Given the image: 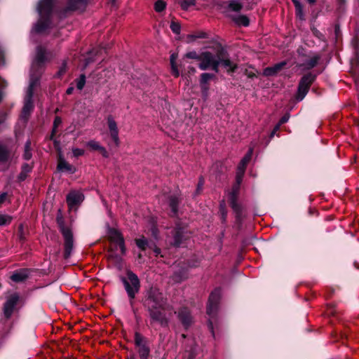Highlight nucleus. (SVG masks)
I'll return each instance as SVG.
<instances>
[{
  "label": "nucleus",
  "mask_w": 359,
  "mask_h": 359,
  "mask_svg": "<svg viewBox=\"0 0 359 359\" xmlns=\"http://www.w3.org/2000/svg\"><path fill=\"white\" fill-rule=\"evenodd\" d=\"M51 59V55L46 53V50L41 46L36 48V55L32 65V73L29 85L27 88L26 95L25 97L24 106L21 113V118L27 121L34 109L33 94L34 89L38 83L39 79L35 76L34 71H41L43 64ZM41 72H39V74Z\"/></svg>",
  "instance_id": "1"
},
{
  "label": "nucleus",
  "mask_w": 359,
  "mask_h": 359,
  "mask_svg": "<svg viewBox=\"0 0 359 359\" xmlns=\"http://www.w3.org/2000/svg\"><path fill=\"white\" fill-rule=\"evenodd\" d=\"M166 299L162 292L156 288H151L148 292L147 297L145 299V306L149 313L150 318L161 325H166L168 320L160 309L165 310Z\"/></svg>",
  "instance_id": "2"
},
{
  "label": "nucleus",
  "mask_w": 359,
  "mask_h": 359,
  "mask_svg": "<svg viewBox=\"0 0 359 359\" xmlns=\"http://www.w3.org/2000/svg\"><path fill=\"white\" fill-rule=\"evenodd\" d=\"M53 8V0H41L37 6L40 20L35 25L33 31L37 33L42 32L49 27L50 20L48 16Z\"/></svg>",
  "instance_id": "3"
},
{
  "label": "nucleus",
  "mask_w": 359,
  "mask_h": 359,
  "mask_svg": "<svg viewBox=\"0 0 359 359\" xmlns=\"http://www.w3.org/2000/svg\"><path fill=\"white\" fill-rule=\"evenodd\" d=\"M127 277H121V280L129 297L130 304L133 306V300L140 290V281L137 276L131 271L126 272Z\"/></svg>",
  "instance_id": "4"
},
{
  "label": "nucleus",
  "mask_w": 359,
  "mask_h": 359,
  "mask_svg": "<svg viewBox=\"0 0 359 359\" xmlns=\"http://www.w3.org/2000/svg\"><path fill=\"white\" fill-rule=\"evenodd\" d=\"M220 50L216 53L210 51H203L201 53V61L198 67L201 70L212 69L215 72H218V60L219 57Z\"/></svg>",
  "instance_id": "5"
},
{
  "label": "nucleus",
  "mask_w": 359,
  "mask_h": 359,
  "mask_svg": "<svg viewBox=\"0 0 359 359\" xmlns=\"http://www.w3.org/2000/svg\"><path fill=\"white\" fill-rule=\"evenodd\" d=\"M57 222L60 226V231L62 233L65 240V252L64 257L68 259L72 252L74 247V239L72 231L65 226L64 222L60 217H57Z\"/></svg>",
  "instance_id": "6"
},
{
  "label": "nucleus",
  "mask_w": 359,
  "mask_h": 359,
  "mask_svg": "<svg viewBox=\"0 0 359 359\" xmlns=\"http://www.w3.org/2000/svg\"><path fill=\"white\" fill-rule=\"evenodd\" d=\"M134 343L140 359H148L150 355V348L147 339L140 332H136L134 335Z\"/></svg>",
  "instance_id": "7"
},
{
  "label": "nucleus",
  "mask_w": 359,
  "mask_h": 359,
  "mask_svg": "<svg viewBox=\"0 0 359 359\" xmlns=\"http://www.w3.org/2000/svg\"><path fill=\"white\" fill-rule=\"evenodd\" d=\"M245 170L238 167L237 172H236V184L233 187V190L230 194V203L232 209L236 212H239L241 211V207L237 203V195L239 190L240 184L242 182L243 177L244 175Z\"/></svg>",
  "instance_id": "8"
},
{
  "label": "nucleus",
  "mask_w": 359,
  "mask_h": 359,
  "mask_svg": "<svg viewBox=\"0 0 359 359\" xmlns=\"http://www.w3.org/2000/svg\"><path fill=\"white\" fill-rule=\"evenodd\" d=\"M316 76L311 73L304 75L300 80L296 99L302 101L309 92V88L314 81Z\"/></svg>",
  "instance_id": "9"
},
{
  "label": "nucleus",
  "mask_w": 359,
  "mask_h": 359,
  "mask_svg": "<svg viewBox=\"0 0 359 359\" xmlns=\"http://www.w3.org/2000/svg\"><path fill=\"white\" fill-rule=\"evenodd\" d=\"M220 297L221 290L219 288L215 289L210 294L207 306V313L209 316L213 317L215 315L217 311Z\"/></svg>",
  "instance_id": "10"
},
{
  "label": "nucleus",
  "mask_w": 359,
  "mask_h": 359,
  "mask_svg": "<svg viewBox=\"0 0 359 359\" xmlns=\"http://www.w3.org/2000/svg\"><path fill=\"white\" fill-rule=\"evenodd\" d=\"M219 66L224 67L228 73L234 72L238 67L237 64L230 60L228 54L222 48L220 49L218 68Z\"/></svg>",
  "instance_id": "11"
},
{
  "label": "nucleus",
  "mask_w": 359,
  "mask_h": 359,
  "mask_svg": "<svg viewBox=\"0 0 359 359\" xmlns=\"http://www.w3.org/2000/svg\"><path fill=\"white\" fill-rule=\"evenodd\" d=\"M109 238L111 243L116 244L120 248L121 255L126 254V246L122 234L115 229H110L109 231Z\"/></svg>",
  "instance_id": "12"
},
{
  "label": "nucleus",
  "mask_w": 359,
  "mask_h": 359,
  "mask_svg": "<svg viewBox=\"0 0 359 359\" xmlns=\"http://www.w3.org/2000/svg\"><path fill=\"white\" fill-rule=\"evenodd\" d=\"M19 300V295L16 293L11 294L4 306V313L6 318H10L13 313V309Z\"/></svg>",
  "instance_id": "13"
},
{
  "label": "nucleus",
  "mask_w": 359,
  "mask_h": 359,
  "mask_svg": "<svg viewBox=\"0 0 359 359\" xmlns=\"http://www.w3.org/2000/svg\"><path fill=\"white\" fill-rule=\"evenodd\" d=\"M83 195L76 191H70L67 196V203L70 209L79 205L83 201Z\"/></svg>",
  "instance_id": "14"
},
{
  "label": "nucleus",
  "mask_w": 359,
  "mask_h": 359,
  "mask_svg": "<svg viewBox=\"0 0 359 359\" xmlns=\"http://www.w3.org/2000/svg\"><path fill=\"white\" fill-rule=\"evenodd\" d=\"M178 318L185 327H189L192 323V317L187 308H182L179 311Z\"/></svg>",
  "instance_id": "15"
},
{
  "label": "nucleus",
  "mask_w": 359,
  "mask_h": 359,
  "mask_svg": "<svg viewBox=\"0 0 359 359\" xmlns=\"http://www.w3.org/2000/svg\"><path fill=\"white\" fill-rule=\"evenodd\" d=\"M57 170L60 171H67L72 174L76 172V168L68 163L61 154L59 156Z\"/></svg>",
  "instance_id": "16"
},
{
  "label": "nucleus",
  "mask_w": 359,
  "mask_h": 359,
  "mask_svg": "<svg viewBox=\"0 0 359 359\" xmlns=\"http://www.w3.org/2000/svg\"><path fill=\"white\" fill-rule=\"evenodd\" d=\"M285 65L286 63L285 62H281L276 64L273 67H266L264 70V74L268 76H273L276 74Z\"/></svg>",
  "instance_id": "17"
},
{
  "label": "nucleus",
  "mask_w": 359,
  "mask_h": 359,
  "mask_svg": "<svg viewBox=\"0 0 359 359\" xmlns=\"http://www.w3.org/2000/svg\"><path fill=\"white\" fill-rule=\"evenodd\" d=\"M320 60V56L318 55H315L312 56L310 59L305 61L304 63L299 65L300 67H302L304 69H310L316 67Z\"/></svg>",
  "instance_id": "18"
},
{
  "label": "nucleus",
  "mask_w": 359,
  "mask_h": 359,
  "mask_svg": "<svg viewBox=\"0 0 359 359\" xmlns=\"http://www.w3.org/2000/svg\"><path fill=\"white\" fill-rule=\"evenodd\" d=\"M88 0H69L68 4V9L72 11L83 9Z\"/></svg>",
  "instance_id": "19"
},
{
  "label": "nucleus",
  "mask_w": 359,
  "mask_h": 359,
  "mask_svg": "<svg viewBox=\"0 0 359 359\" xmlns=\"http://www.w3.org/2000/svg\"><path fill=\"white\" fill-rule=\"evenodd\" d=\"M28 277V272L26 269H22L19 271L15 272L11 276V278L13 281L19 283L22 282L26 280Z\"/></svg>",
  "instance_id": "20"
},
{
  "label": "nucleus",
  "mask_w": 359,
  "mask_h": 359,
  "mask_svg": "<svg viewBox=\"0 0 359 359\" xmlns=\"http://www.w3.org/2000/svg\"><path fill=\"white\" fill-rule=\"evenodd\" d=\"M184 230L182 228H177L174 231V241L173 245L179 247L182 243V238H184Z\"/></svg>",
  "instance_id": "21"
},
{
  "label": "nucleus",
  "mask_w": 359,
  "mask_h": 359,
  "mask_svg": "<svg viewBox=\"0 0 359 359\" xmlns=\"http://www.w3.org/2000/svg\"><path fill=\"white\" fill-rule=\"evenodd\" d=\"M11 150L4 144H0V163H6L10 156Z\"/></svg>",
  "instance_id": "22"
},
{
  "label": "nucleus",
  "mask_w": 359,
  "mask_h": 359,
  "mask_svg": "<svg viewBox=\"0 0 359 359\" xmlns=\"http://www.w3.org/2000/svg\"><path fill=\"white\" fill-rule=\"evenodd\" d=\"M177 58V54L172 53L170 55V59L172 74L176 78L180 76V72H179L177 66L176 65Z\"/></svg>",
  "instance_id": "23"
},
{
  "label": "nucleus",
  "mask_w": 359,
  "mask_h": 359,
  "mask_svg": "<svg viewBox=\"0 0 359 359\" xmlns=\"http://www.w3.org/2000/svg\"><path fill=\"white\" fill-rule=\"evenodd\" d=\"M234 22L238 25H243L247 27L249 25L250 21L247 16L240 15L233 18Z\"/></svg>",
  "instance_id": "24"
},
{
  "label": "nucleus",
  "mask_w": 359,
  "mask_h": 359,
  "mask_svg": "<svg viewBox=\"0 0 359 359\" xmlns=\"http://www.w3.org/2000/svg\"><path fill=\"white\" fill-rule=\"evenodd\" d=\"M243 8L242 4L236 0H232L229 4V8L235 12L240 11Z\"/></svg>",
  "instance_id": "25"
},
{
  "label": "nucleus",
  "mask_w": 359,
  "mask_h": 359,
  "mask_svg": "<svg viewBox=\"0 0 359 359\" xmlns=\"http://www.w3.org/2000/svg\"><path fill=\"white\" fill-rule=\"evenodd\" d=\"M179 203V200L176 196H172L169 200V205L174 214L177 212V206Z\"/></svg>",
  "instance_id": "26"
},
{
  "label": "nucleus",
  "mask_w": 359,
  "mask_h": 359,
  "mask_svg": "<svg viewBox=\"0 0 359 359\" xmlns=\"http://www.w3.org/2000/svg\"><path fill=\"white\" fill-rule=\"evenodd\" d=\"M215 74H210V73H203L201 75V78H200V83H205V84H208V82L215 79Z\"/></svg>",
  "instance_id": "27"
},
{
  "label": "nucleus",
  "mask_w": 359,
  "mask_h": 359,
  "mask_svg": "<svg viewBox=\"0 0 359 359\" xmlns=\"http://www.w3.org/2000/svg\"><path fill=\"white\" fill-rule=\"evenodd\" d=\"M31 142L29 140L27 141L25 145V152L23 154L24 158L25 160H29L32 158V152H31Z\"/></svg>",
  "instance_id": "28"
},
{
  "label": "nucleus",
  "mask_w": 359,
  "mask_h": 359,
  "mask_svg": "<svg viewBox=\"0 0 359 359\" xmlns=\"http://www.w3.org/2000/svg\"><path fill=\"white\" fill-rule=\"evenodd\" d=\"M135 243L137 246L142 250H144L147 246V240L144 237L136 239Z\"/></svg>",
  "instance_id": "29"
},
{
  "label": "nucleus",
  "mask_w": 359,
  "mask_h": 359,
  "mask_svg": "<svg viewBox=\"0 0 359 359\" xmlns=\"http://www.w3.org/2000/svg\"><path fill=\"white\" fill-rule=\"evenodd\" d=\"M196 0H180V4L182 9L187 10L190 6L195 5Z\"/></svg>",
  "instance_id": "30"
},
{
  "label": "nucleus",
  "mask_w": 359,
  "mask_h": 359,
  "mask_svg": "<svg viewBox=\"0 0 359 359\" xmlns=\"http://www.w3.org/2000/svg\"><path fill=\"white\" fill-rule=\"evenodd\" d=\"M12 221V217L8 215H0V226L9 224Z\"/></svg>",
  "instance_id": "31"
},
{
  "label": "nucleus",
  "mask_w": 359,
  "mask_h": 359,
  "mask_svg": "<svg viewBox=\"0 0 359 359\" xmlns=\"http://www.w3.org/2000/svg\"><path fill=\"white\" fill-rule=\"evenodd\" d=\"M184 57L189 58V59H194L198 61H201V53L198 54L196 51H190L184 55Z\"/></svg>",
  "instance_id": "32"
},
{
  "label": "nucleus",
  "mask_w": 359,
  "mask_h": 359,
  "mask_svg": "<svg viewBox=\"0 0 359 359\" xmlns=\"http://www.w3.org/2000/svg\"><path fill=\"white\" fill-rule=\"evenodd\" d=\"M165 8V3L163 0H158L154 4V9L156 12H161Z\"/></svg>",
  "instance_id": "33"
},
{
  "label": "nucleus",
  "mask_w": 359,
  "mask_h": 359,
  "mask_svg": "<svg viewBox=\"0 0 359 359\" xmlns=\"http://www.w3.org/2000/svg\"><path fill=\"white\" fill-rule=\"evenodd\" d=\"M87 146L89 147L93 150H97L100 151L102 146L100 144V143L95 140H90L88 142Z\"/></svg>",
  "instance_id": "34"
},
{
  "label": "nucleus",
  "mask_w": 359,
  "mask_h": 359,
  "mask_svg": "<svg viewBox=\"0 0 359 359\" xmlns=\"http://www.w3.org/2000/svg\"><path fill=\"white\" fill-rule=\"evenodd\" d=\"M107 121L109 131H118V128L116 121L111 117H109Z\"/></svg>",
  "instance_id": "35"
},
{
  "label": "nucleus",
  "mask_w": 359,
  "mask_h": 359,
  "mask_svg": "<svg viewBox=\"0 0 359 359\" xmlns=\"http://www.w3.org/2000/svg\"><path fill=\"white\" fill-rule=\"evenodd\" d=\"M200 86H201L202 96L205 100L208 97L209 86H208V84H205V83H200Z\"/></svg>",
  "instance_id": "36"
},
{
  "label": "nucleus",
  "mask_w": 359,
  "mask_h": 359,
  "mask_svg": "<svg viewBox=\"0 0 359 359\" xmlns=\"http://www.w3.org/2000/svg\"><path fill=\"white\" fill-rule=\"evenodd\" d=\"M86 83V76L84 74H81L76 82V87L79 90H82Z\"/></svg>",
  "instance_id": "37"
},
{
  "label": "nucleus",
  "mask_w": 359,
  "mask_h": 359,
  "mask_svg": "<svg viewBox=\"0 0 359 359\" xmlns=\"http://www.w3.org/2000/svg\"><path fill=\"white\" fill-rule=\"evenodd\" d=\"M170 29L175 34H180V25L177 22H172L170 24Z\"/></svg>",
  "instance_id": "38"
},
{
  "label": "nucleus",
  "mask_w": 359,
  "mask_h": 359,
  "mask_svg": "<svg viewBox=\"0 0 359 359\" xmlns=\"http://www.w3.org/2000/svg\"><path fill=\"white\" fill-rule=\"evenodd\" d=\"M111 137L116 146L119 145L118 130L110 132Z\"/></svg>",
  "instance_id": "39"
},
{
  "label": "nucleus",
  "mask_w": 359,
  "mask_h": 359,
  "mask_svg": "<svg viewBox=\"0 0 359 359\" xmlns=\"http://www.w3.org/2000/svg\"><path fill=\"white\" fill-rule=\"evenodd\" d=\"M296 11V15L297 18H299V20H304V14L303 11V6L295 8Z\"/></svg>",
  "instance_id": "40"
},
{
  "label": "nucleus",
  "mask_w": 359,
  "mask_h": 359,
  "mask_svg": "<svg viewBox=\"0 0 359 359\" xmlns=\"http://www.w3.org/2000/svg\"><path fill=\"white\" fill-rule=\"evenodd\" d=\"M72 154L74 157H79L84 154V150L79 148H73Z\"/></svg>",
  "instance_id": "41"
},
{
  "label": "nucleus",
  "mask_w": 359,
  "mask_h": 359,
  "mask_svg": "<svg viewBox=\"0 0 359 359\" xmlns=\"http://www.w3.org/2000/svg\"><path fill=\"white\" fill-rule=\"evenodd\" d=\"M62 123V119L59 116H56L53 123V135L55 133L56 128Z\"/></svg>",
  "instance_id": "42"
},
{
  "label": "nucleus",
  "mask_w": 359,
  "mask_h": 359,
  "mask_svg": "<svg viewBox=\"0 0 359 359\" xmlns=\"http://www.w3.org/2000/svg\"><path fill=\"white\" fill-rule=\"evenodd\" d=\"M252 152H253V149L250 148L248 153L245 155V156L242 158V160H243V161L247 162L248 163L252 158Z\"/></svg>",
  "instance_id": "43"
},
{
  "label": "nucleus",
  "mask_w": 359,
  "mask_h": 359,
  "mask_svg": "<svg viewBox=\"0 0 359 359\" xmlns=\"http://www.w3.org/2000/svg\"><path fill=\"white\" fill-rule=\"evenodd\" d=\"M187 278V275L184 273L182 276H180L177 273H175L173 276V279L176 282H181L184 279Z\"/></svg>",
  "instance_id": "44"
},
{
  "label": "nucleus",
  "mask_w": 359,
  "mask_h": 359,
  "mask_svg": "<svg viewBox=\"0 0 359 359\" xmlns=\"http://www.w3.org/2000/svg\"><path fill=\"white\" fill-rule=\"evenodd\" d=\"M219 208H220V212H221V214H222V219H223V220H225L226 212V210H225L224 201H222L220 203Z\"/></svg>",
  "instance_id": "45"
},
{
  "label": "nucleus",
  "mask_w": 359,
  "mask_h": 359,
  "mask_svg": "<svg viewBox=\"0 0 359 359\" xmlns=\"http://www.w3.org/2000/svg\"><path fill=\"white\" fill-rule=\"evenodd\" d=\"M66 69H67V62H66V61H64L62 64V66L60 67V69L57 72V75L59 76H62L66 72Z\"/></svg>",
  "instance_id": "46"
},
{
  "label": "nucleus",
  "mask_w": 359,
  "mask_h": 359,
  "mask_svg": "<svg viewBox=\"0 0 359 359\" xmlns=\"http://www.w3.org/2000/svg\"><path fill=\"white\" fill-rule=\"evenodd\" d=\"M289 118H290V116L288 114H285L281 118L280 120L279 121V123L278 124H280V126L286 122L288 121L289 120Z\"/></svg>",
  "instance_id": "47"
},
{
  "label": "nucleus",
  "mask_w": 359,
  "mask_h": 359,
  "mask_svg": "<svg viewBox=\"0 0 359 359\" xmlns=\"http://www.w3.org/2000/svg\"><path fill=\"white\" fill-rule=\"evenodd\" d=\"M30 170H31V167H30V165H28V164H25V165L22 166V172L27 173V172H30Z\"/></svg>",
  "instance_id": "48"
},
{
  "label": "nucleus",
  "mask_w": 359,
  "mask_h": 359,
  "mask_svg": "<svg viewBox=\"0 0 359 359\" xmlns=\"http://www.w3.org/2000/svg\"><path fill=\"white\" fill-rule=\"evenodd\" d=\"M99 151L102 154V155L104 157H108V152L107 151L104 147H102Z\"/></svg>",
  "instance_id": "49"
},
{
  "label": "nucleus",
  "mask_w": 359,
  "mask_h": 359,
  "mask_svg": "<svg viewBox=\"0 0 359 359\" xmlns=\"http://www.w3.org/2000/svg\"><path fill=\"white\" fill-rule=\"evenodd\" d=\"M247 165H248V163L243 161V160L241 159V161L239 165H238V167L245 170Z\"/></svg>",
  "instance_id": "50"
},
{
  "label": "nucleus",
  "mask_w": 359,
  "mask_h": 359,
  "mask_svg": "<svg viewBox=\"0 0 359 359\" xmlns=\"http://www.w3.org/2000/svg\"><path fill=\"white\" fill-rule=\"evenodd\" d=\"M295 8L303 6L299 0H292Z\"/></svg>",
  "instance_id": "51"
},
{
  "label": "nucleus",
  "mask_w": 359,
  "mask_h": 359,
  "mask_svg": "<svg viewBox=\"0 0 359 359\" xmlns=\"http://www.w3.org/2000/svg\"><path fill=\"white\" fill-rule=\"evenodd\" d=\"M280 127V125L278 123L274 127L273 131L271 133V137H273L276 134V133L279 130Z\"/></svg>",
  "instance_id": "52"
},
{
  "label": "nucleus",
  "mask_w": 359,
  "mask_h": 359,
  "mask_svg": "<svg viewBox=\"0 0 359 359\" xmlns=\"http://www.w3.org/2000/svg\"><path fill=\"white\" fill-rule=\"evenodd\" d=\"M6 193H3V194H0V204L2 203L6 200Z\"/></svg>",
  "instance_id": "53"
},
{
  "label": "nucleus",
  "mask_w": 359,
  "mask_h": 359,
  "mask_svg": "<svg viewBox=\"0 0 359 359\" xmlns=\"http://www.w3.org/2000/svg\"><path fill=\"white\" fill-rule=\"evenodd\" d=\"M313 34H314L316 36H318V38H320V37L321 34H320V32H319V31H318L316 29H313Z\"/></svg>",
  "instance_id": "54"
},
{
  "label": "nucleus",
  "mask_w": 359,
  "mask_h": 359,
  "mask_svg": "<svg viewBox=\"0 0 359 359\" xmlns=\"http://www.w3.org/2000/svg\"><path fill=\"white\" fill-rule=\"evenodd\" d=\"M203 183H204L203 180L201 179L198 182V190H199L202 188V187L203 186Z\"/></svg>",
  "instance_id": "55"
},
{
  "label": "nucleus",
  "mask_w": 359,
  "mask_h": 359,
  "mask_svg": "<svg viewBox=\"0 0 359 359\" xmlns=\"http://www.w3.org/2000/svg\"><path fill=\"white\" fill-rule=\"evenodd\" d=\"M26 177V173L25 172H22L19 176V178L20 180H24Z\"/></svg>",
  "instance_id": "56"
},
{
  "label": "nucleus",
  "mask_w": 359,
  "mask_h": 359,
  "mask_svg": "<svg viewBox=\"0 0 359 359\" xmlns=\"http://www.w3.org/2000/svg\"><path fill=\"white\" fill-rule=\"evenodd\" d=\"M73 90L74 88L72 87L68 88L66 91L67 94L70 95L72 93Z\"/></svg>",
  "instance_id": "57"
},
{
  "label": "nucleus",
  "mask_w": 359,
  "mask_h": 359,
  "mask_svg": "<svg viewBox=\"0 0 359 359\" xmlns=\"http://www.w3.org/2000/svg\"><path fill=\"white\" fill-rule=\"evenodd\" d=\"M209 327L211 330L212 334L214 335L212 323L210 320H209Z\"/></svg>",
  "instance_id": "58"
},
{
  "label": "nucleus",
  "mask_w": 359,
  "mask_h": 359,
  "mask_svg": "<svg viewBox=\"0 0 359 359\" xmlns=\"http://www.w3.org/2000/svg\"><path fill=\"white\" fill-rule=\"evenodd\" d=\"M93 60H90V59H86V66H87L88 64H90V62H92Z\"/></svg>",
  "instance_id": "59"
},
{
  "label": "nucleus",
  "mask_w": 359,
  "mask_h": 359,
  "mask_svg": "<svg viewBox=\"0 0 359 359\" xmlns=\"http://www.w3.org/2000/svg\"><path fill=\"white\" fill-rule=\"evenodd\" d=\"M155 252H156V255L159 254V253H160V249L156 248V249L155 250Z\"/></svg>",
  "instance_id": "60"
},
{
  "label": "nucleus",
  "mask_w": 359,
  "mask_h": 359,
  "mask_svg": "<svg viewBox=\"0 0 359 359\" xmlns=\"http://www.w3.org/2000/svg\"><path fill=\"white\" fill-rule=\"evenodd\" d=\"M310 4H314L316 0H307Z\"/></svg>",
  "instance_id": "61"
},
{
  "label": "nucleus",
  "mask_w": 359,
  "mask_h": 359,
  "mask_svg": "<svg viewBox=\"0 0 359 359\" xmlns=\"http://www.w3.org/2000/svg\"><path fill=\"white\" fill-rule=\"evenodd\" d=\"M205 36V34H201L198 37L200 38H204Z\"/></svg>",
  "instance_id": "62"
},
{
  "label": "nucleus",
  "mask_w": 359,
  "mask_h": 359,
  "mask_svg": "<svg viewBox=\"0 0 359 359\" xmlns=\"http://www.w3.org/2000/svg\"><path fill=\"white\" fill-rule=\"evenodd\" d=\"M22 228H23V227H22V225L21 224V225L20 226V227H19V229H20V231H22Z\"/></svg>",
  "instance_id": "63"
},
{
  "label": "nucleus",
  "mask_w": 359,
  "mask_h": 359,
  "mask_svg": "<svg viewBox=\"0 0 359 359\" xmlns=\"http://www.w3.org/2000/svg\"><path fill=\"white\" fill-rule=\"evenodd\" d=\"M249 77H253L254 76V74H249L248 75Z\"/></svg>",
  "instance_id": "64"
}]
</instances>
